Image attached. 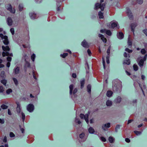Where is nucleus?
I'll use <instances>...</instances> for the list:
<instances>
[{
	"mask_svg": "<svg viewBox=\"0 0 147 147\" xmlns=\"http://www.w3.org/2000/svg\"><path fill=\"white\" fill-rule=\"evenodd\" d=\"M121 82L119 80H114L113 82L112 88L114 92L117 93L121 92Z\"/></svg>",
	"mask_w": 147,
	"mask_h": 147,
	"instance_id": "1",
	"label": "nucleus"
},
{
	"mask_svg": "<svg viewBox=\"0 0 147 147\" xmlns=\"http://www.w3.org/2000/svg\"><path fill=\"white\" fill-rule=\"evenodd\" d=\"M104 0H100V3H96L94 7V9L95 10H97L99 8H100L101 11H103L104 9L105 6V3H102H102L103 2Z\"/></svg>",
	"mask_w": 147,
	"mask_h": 147,
	"instance_id": "2",
	"label": "nucleus"
},
{
	"mask_svg": "<svg viewBox=\"0 0 147 147\" xmlns=\"http://www.w3.org/2000/svg\"><path fill=\"white\" fill-rule=\"evenodd\" d=\"M57 3V10L58 12H60L62 11L63 9L61 6L62 4V2L64 0H56Z\"/></svg>",
	"mask_w": 147,
	"mask_h": 147,
	"instance_id": "3",
	"label": "nucleus"
},
{
	"mask_svg": "<svg viewBox=\"0 0 147 147\" xmlns=\"http://www.w3.org/2000/svg\"><path fill=\"white\" fill-rule=\"evenodd\" d=\"M0 37L3 40V42L5 45H7L9 43L8 37L6 36H4L2 34H0Z\"/></svg>",
	"mask_w": 147,
	"mask_h": 147,
	"instance_id": "4",
	"label": "nucleus"
},
{
	"mask_svg": "<svg viewBox=\"0 0 147 147\" xmlns=\"http://www.w3.org/2000/svg\"><path fill=\"white\" fill-rule=\"evenodd\" d=\"M73 88L74 85L73 84H71L69 86V94L70 95H71L73 93V95L75 96L76 93L77 92L78 89L77 88H76L74 89L73 91Z\"/></svg>",
	"mask_w": 147,
	"mask_h": 147,
	"instance_id": "5",
	"label": "nucleus"
},
{
	"mask_svg": "<svg viewBox=\"0 0 147 147\" xmlns=\"http://www.w3.org/2000/svg\"><path fill=\"white\" fill-rule=\"evenodd\" d=\"M88 116V114H85V115H84L83 114H81L80 115V117L81 119L84 118L87 123L88 124L89 123Z\"/></svg>",
	"mask_w": 147,
	"mask_h": 147,
	"instance_id": "6",
	"label": "nucleus"
},
{
	"mask_svg": "<svg viewBox=\"0 0 147 147\" xmlns=\"http://www.w3.org/2000/svg\"><path fill=\"white\" fill-rule=\"evenodd\" d=\"M110 23L111 24V28H115L117 29L119 28V25L117 22L113 20Z\"/></svg>",
	"mask_w": 147,
	"mask_h": 147,
	"instance_id": "7",
	"label": "nucleus"
},
{
	"mask_svg": "<svg viewBox=\"0 0 147 147\" xmlns=\"http://www.w3.org/2000/svg\"><path fill=\"white\" fill-rule=\"evenodd\" d=\"M138 65L141 68H142L144 66V61L141 57L138 58L137 60Z\"/></svg>",
	"mask_w": 147,
	"mask_h": 147,
	"instance_id": "8",
	"label": "nucleus"
},
{
	"mask_svg": "<svg viewBox=\"0 0 147 147\" xmlns=\"http://www.w3.org/2000/svg\"><path fill=\"white\" fill-rule=\"evenodd\" d=\"M126 9V13L128 17L130 20H132L133 18V14L130 9L127 7Z\"/></svg>",
	"mask_w": 147,
	"mask_h": 147,
	"instance_id": "9",
	"label": "nucleus"
},
{
	"mask_svg": "<svg viewBox=\"0 0 147 147\" xmlns=\"http://www.w3.org/2000/svg\"><path fill=\"white\" fill-rule=\"evenodd\" d=\"M7 9L11 13L13 14L15 13L16 11L15 9L14 8L12 9V8L11 5L10 4H9L7 5Z\"/></svg>",
	"mask_w": 147,
	"mask_h": 147,
	"instance_id": "10",
	"label": "nucleus"
},
{
	"mask_svg": "<svg viewBox=\"0 0 147 147\" xmlns=\"http://www.w3.org/2000/svg\"><path fill=\"white\" fill-rule=\"evenodd\" d=\"M27 109L29 112H32L34 109V106L32 104H30L27 106Z\"/></svg>",
	"mask_w": 147,
	"mask_h": 147,
	"instance_id": "11",
	"label": "nucleus"
},
{
	"mask_svg": "<svg viewBox=\"0 0 147 147\" xmlns=\"http://www.w3.org/2000/svg\"><path fill=\"white\" fill-rule=\"evenodd\" d=\"M79 137L81 142L85 141L87 139V137L85 136V134L84 133H82L79 135Z\"/></svg>",
	"mask_w": 147,
	"mask_h": 147,
	"instance_id": "12",
	"label": "nucleus"
},
{
	"mask_svg": "<svg viewBox=\"0 0 147 147\" xmlns=\"http://www.w3.org/2000/svg\"><path fill=\"white\" fill-rule=\"evenodd\" d=\"M111 123H110L102 125V128L104 131H106L107 130L108 128L110 127Z\"/></svg>",
	"mask_w": 147,
	"mask_h": 147,
	"instance_id": "13",
	"label": "nucleus"
},
{
	"mask_svg": "<svg viewBox=\"0 0 147 147\" xmlns=\"http://www.w3.org/2000/svg\"><path fill=\"white\" fill-rule=\"evenodd\" d=\"M81 45L84 47L88 48L89 47V44L87 42L85 39H84L81 42Z\"/></svg>",
	"mask_w": 147,
	"mask_h": 147,
	"instance_id": "14",
	"label": "nucleus"
},
{
	"mask_svg": "<svg viewBox=\"0 0 147 147\" xmlns=\"http://www.w3.org/2000/svg\"><path fill=\"white\" fill-rule=\"evenodd\" d=\"M20 71V67H16L13 69V73L15 75L18 74Z\"/></svg>",
	"mask_w": 147,
	"mask_h": 147,
	"instance_id": "15",
	"label": "nucleus"
},
{
	"mask_svg": "<svg viewBox=\"0 0 147 147\" xmlns=\"http://www.w3.org/2000/svg\"><path fill=\"white\" fill-rule=\"evenodd\" d=\"M117 36L119 39H121L123 38L124 34L121 32H119L117 33Z\"/></svg>",
	"mask_w": 147,
	"mask_h": 147,
	"instance_id": "16",
	"label": "nucleus"
},
{
	"mask_svg": "<svg viewBox=\"0 0 147 147\" xmlns=\"http://www.w3.org/2000/svg\"><path fill=\"white\" fill-rule=\"evenodd\" d=\"M136 26V23H132L130 25L131 30L133 33L134 32V29Z\"/></svg>",
	"mask_w": 147,
	"mask_h": 147,
	"instance_id": "17",
	"label": "nucleus"
},
{
	"mask_svg": "<svg viewBox=\"0 0 147 147\" xmlns=\"http://www.w3.org/2000/svg\"><path fill=\"white\" fill-rule=\"evenodd\" d=\"M7 22L9 26H11L12 24L13 23L12 18L10 17L8 18L7 20Z\"/></svg>",
	"mask_w": 147,
	"mask_h": 147,
	"instance_id": "18",
	"label": "nucleus"
},
{
	"mask_svg": "<svg viewBox=\"0 0 147 147\" xmlns=\"http://www.w3.org/2000/svg\"><path fill=\"white\" fill-rule=\"evenodd\" d=\"M29 15L32 19H35L36 17V14L33 12L30 13Z\"/></svg>",
	"mask_w": 147,
	"mask_h": 147,
	"instance_id": "19",
	"label": "nucleus"
},
{
	"mask_svg": "<svg viewBox=\"0 0 147 147\" xmlns=\"http://www.w3.org/2000/svg\"><path fill=\"white\" fill-rule=\"evenodd\" d=\"M130 61L129 59H126L125 60H124L123 61V64H127L129 65L130 64Z\"/></svg>",
	"mask_w": 147,
	"mask_h": 147,
	"instance_id": "20",
	"label": "nucleus"
},
{
	"mask_svg": "<svg viewBox=\"0 0 147 147\" xmlns=\"http://www.w3.org/2000/svg\"><path fill=\"white\" fill-rule=\"evenodd\" d=\"M17 107L16 108V111L18 113H19L20 112V105L18 102H17Z\"/></svg>",
	"mask_w": 147,
	"mask_h": 147,
	"instance_id": "21",
	"label": "nucleus"
},
{
	"mask_svg": "<svg viewBox=\"0 0 147 147\" xmlns=\"http://www.w3.org/2000/svg\"><path fill=\"white\" fill-rule=\"evenodd\" d=\"M85 68L86 70V73H88L89 71V67L87 61L86 62L85 64Z\"/></svg>",
	"mask_w": 147,
	"mask_h": 147,
	"instance_id": "22",
	"label": "nucleus"
},
{
	"mask_svg": "<svg viewBox=\"0 0 147 147\" xmlns=\"http://www.w3.org/2000/svg\"><path fill=\"white\" fill-rule=\"evenodd\" d=\"M89 133L90 134H93L95 132L94 129L92 127H90L88 129Z\"/></svg>",
	"mask_w": 147,
	"mask_h": 147,
	"instance_id": "23",
	"label": "nucleus"
},
{
	"mask_svg": "<svg viewBox=\"0 0 147 147\" xmlns=\"http://www.w3.org/2000/svg\"><path fill=\"white\" fill-rule=\"evenodd\" d=\"M112 102L110 100H107L106 103V105L108 107L111 106L112 105Z\"/></svg>",
	"mask_w": 147,
	"mask_h": 147,
	"instance_id": "24",
	"label": "nucleus"
},
{
	"mask_svg": "<svg viewBox=\"0 0 147 147\" xmlns=\"http://www.w3.org/2000/svg\"><path fill=\"white\" fill-rule=\"evenodd\" d=\"M113 93L111 91L108 90L107 92L106 95L108 97H111L112 96Z\"/></svg>",
	"mask_w": 147,
	"mask_h": 147,
	"instance_id": "25",
	"label": "nucleus"
},
{
	"mask_svg": "<svg viewBox=\"0 0 147 147\" xmlns=\"http://www.w3.org/2000/svg\"><path fill=\"white\" fill-rule=\"evenodd\" d=\"M121 101V98L120 96H118L115 99V101L116 103H119Z\"/></svg>",
	"mask_w": 147,
	"mask_h": 147,
	"instance_id": "26",
	"label": "nucleus"
},
{
	"mask_svg": "<svg viewBox=\"0 0 147 147\" xmlns=\"http://www.w3.org/2000/svg\"><path fill=\"white\" fill-rule=\"evenodd\" d=\"M2 48L3 50L4 51H9L10 49L8 46L5 47L3 46H2Z\"/></svg>",
	"mask_w": 147,
	"mask_h": 147,
	"instance_id": "27",
	"label": "nucleus"
},
{
	"mask_svg": "<svg viewBox=\"0 0 147 147\" xmlns=\"http://www.w3.org/2000/svg\"><path fill=\"white\" fill-rule=\"evenodd\" d=\"M80 83L81 84V88L82 89L84 87V85L85 84V79H83L80 81Z\"/></svg>",
	"mask_w": 147,
	"mask_h": 147,
	"instance_id": "28",
	"label": "nucleus"
},
{
	"mask_svg": "<svg viewBox=\"0 0 147 147\" xmlns=\"http://www.w3.org/2000/svg\"><path fill=\"white\" fill-rule=\"evenodd\" d=\"M98 16L99 18L100 19H103L104 18L103 13L101 11H99L98 13Z\"/></svg>",
	"mask_w": 147,
	"mask_h": 147,
	"instance_id": "29",
	"label": "nucleus"
},
{
	"mask_svg": "<svg viewBox=\"0 0 147 147\" xmlns=\"http://www.w3.org/2000/svg\"><path fill=\"white\" fill-rule=\"evenodd\" d=\"M125 69V72L127 74L128 76H130V77L132 78V79H134V78H136V76H131V74H130V72H128V71L126 70Z\"/></svg>",
	"mask_w": 147,
	"mask_h": 147,
	"instance_id": "30",
	"label": "nucleus"
},
{
	"mask_svg": "<svg viewBox=\"0 0 147 147\" xmlns=\"http://www.w3.org/2000/svg\"><path fill=\"white\" fill-rule=\"evenodd\" d=\"M26 63L25 64L24 67L26 68L27 67H30V64L27 61H25Z\"/></svg>",
	"mask_w": 147,
	"mask_h": 147,
	"instance_id": "31",
	"label": "nucleus"
},
{
	"mask_svg": "<svg viewBox=\"0 0 147 147\" xmlns=\"http://www.w3.org/2000/svg\"><path fill=\"white\" fill-rule=\"evenodd\" d=\"M109 140L110 143H112L114 142L115 139L113 137L110 136L109 138Z\"/></svg>",
	"mask_w": 147,
	"mask_h": 147,
	"instance_id": "32",
	"label": "nucleus"
},
{
	"mask_svg": "<svg viewBox=\"0 0 147 147\" xmlns=\"http://www.w3.org/2000/svg\"><path fill=\"white\" fill-rule=\"evenodd\" d=\"M75 122H76V123L79 125H80L81 123V122L79 120V118H77L76 117L75 118Z\"/></svg>",
	"mask_w": 147,
	"mask_h": 147,
	"instance_id": "33",
	"label": "nucleus"
},
{
	"mask_svg": "<svg viewBox=\"0 0 147 147\" xmlns=\"http://www.w3.org/2000/svg\"><path fill=\"white\" fill-rule=\"evenodd\" d=\"M87 90L88 92L89 93H90L91 92V86L90 84H88L87 86Z\"/></svg>",
	"mask_w": 147,
	"mask_h": 147,
	"instance_id": "34",
	"label": "nucleus"
},
{
	"mask_svg": "<svg viewBox=\"0 0 147 147\" xmlns=\"http://www.w3.org/2000/svg\"><path fill=\"white\" fill-rule=\"evenodd\" d=\"M142 131H134V133L135 134H136L137 136H139L142 133Z\"/></svg>",
	"mask_w": 147,
	"mask_h": 147,
	"instance_id": "35",
	"label": "nucleus"
},
{
	"mask_svg": "<svg viewBox=\"0 0 147 147\" xmlns=\"http://www.w3.org/2000/svg\"><path fill=\"white\" fill-rule=\"evenodd\" d=\"M111 49V46H109V47L107 51V56H110V51Z\"/></svg>",
	"mask_w": 147,
	"mask_h": 147,
	"instance_id": "36",
	"label": "nucleus"
},
{
	"mask_svg": "<svg viewBox=\"0 0 147 147\" xmlns=\"http://www.w3.org/2000/svg\"><path fill=\"white\" fill-rule=\"evenodd\" d=\"M132 42L130 40L129 36L128 38V45L129 46H131L132 45Z\"/></svg>",
	"mask_w": 147,
	"mask_h": 147,
	"instance_id": "37",
	"label": "nucleus"
},
{
	"mask_svg": "<svg viewBox=\"0 0 147 147\" xmlns=\"http://www.w3.org/2000/svg\"><path fill=\"white\" fill-rule=\"evenodd\" d=\"M1 83L3 84L4 86H6L7 82V81L3 79L1 81Z\"/></svg>",
	"mask_w": 147,
	"mask_h": 147,
	"instance_id": "38",
	"label": "nucleus"
},
{
	"mask_svg": "<svg viewBox=\"0 0 147 147\" xmlns=\"http://www.w3.org/2000/svg\"><path fill=\"white\" fill-rule=\"evenodd\" d=\"M134 70L135 71H137L138 69V67L137 65L134 64L133 66Z\"/></svg>",
	"mask_w": 147,
	"mask_h": 147,
	"instance_id": "39",
	"label": "nucleus"
},
{
	"mask_svg": "<svg viewBox=\"0 0 147 147\" xmlns=\"http://www.w3.org/2000/svg\"><path fill=\"white\" fill-rule=\"evenodd\" d=\"M137 99H135L133 100L132 103L133 106H137Z\"/></svg>",
	"mask_w": 147,
	"mask_h": 147,
	"instance_id": "40",
	"label": "nucleus"
},
{
	"mask_svg": "<svg viewBox=\"0 0 147 147\" xmlns=\"http://www.w3.org/2000/svg\"><path fill=\"white\" fill-rule=\"evenodd\" d=\"M105 33L106 34L109 36H111L112 34L111 32L109 30H106Z\"/></svg>",
	"mask_w": 147,
	"mask_h": 147,
	"instance_id": "41",
	"label": "nucleus"
},
{
	"mask_svg": "<svg viewBox=\"0 0 147 147\" xmlns=\"http://www.w3.org/2000/svg\"><path fill=\"white\" fill-rule=\"evenodd\" d=\"M12 90L11 89L9 88L6 91V93L7 94H9L10 93L12 92Z\"/></svg>",
	"mask_w": 147,
	"mask_h": 147,
	"instance_id": "42",
	"label": "nucleus"
},
{
	"mask_svg": "<svg viewBox=\"0 0 147 147\" xmlns=\"http://www.w3.org/2000/svg\"><path fill=\"white\" fill-rule=\"evenodd\" d=\"M68 55V53H64L63 54H61L60 55L61 57L63 58H65Z\"/></svg>",
	"mask_w": 147,
	"mask_h": 147,
	"instance_id": "43",
	"label": "nucleus"
},
{
	"mask_svg": "<svg viewBox=\"0 0 147 147\" xmlns=\"http://www.w3.org/2000/svg\"><path fill=\"white\" fill-rule=\"evenodd\" d=\"M13 80L16 85L17 86L18 84V82L17 79L15 78H13Z\"/></svg>",
	"mask_w": 147,
	"mask_h": 147,
	"instance_id": "44",
	"label": "nucleus"
},
{
	"mask_svg": "<svg viewBox=\"0 0 147 147\" xmlns=\"http://www.w3.org/2000/svg\"><path fill=\"white\" fill-rule=\"evenodd\" d=\"M1 107L2 109H7L8 106L5 105L3 104L1 106Z\"/></svg>",
	"mask_w": 147,
	"mask_h": 147,
	"instance_id": "45",
	"label": "nucleus"
},
{
	"mask_svg": "<svg viewBox=\"0 0 147 147\" xmlns=\"http://www.w3.org/2000/svg\"><path fill=\"white\" fill-rule=\"evenodd\" d=\"M36 55L34 54H33L31 56V59L33 61H34Z\"/></svg>",
	"mask_w": 147,
	"mask_h": 147,
	"instance_id": "46",
	"label": "nucleus"
},
{
	"mask_svg": "<svg viewBox=\"0 0 147 147\" xmlns=\"http://www.w3.org/2000/svg\"><path fill=\"white\" fill-rule=\"evenodd\" d=\"M23 7L22 5L20 4L19 5V9L20 11H22L23 9Z\"/></svg>",
	"mask_w": 147,
	"mask_h": 147,
	"instance_id": "47",
	"label": "nucleus"
},
{
	"mask_svg": "<svg viewBox=\"0 0 147 147\" xmlns=\"http://www.w3.org/2000/svg\"><path fill=\"white\" fill-rule=\"evenodd\" d=\"M120 126L119 125H116L115 128V131L116 132H118V129H120Z\"/></svg>",
	"mask_w": 147,
	"mask_h": 147,
	"instance_id": "48",
	"label": "nucleus"
},
{
	"mask_svg": "<svg viewBox=\"0 0 147 147\" xmlns=\"http://www.w3.org/2000/svg\"><path fill=\"white\" fill-rule=\"evenodd\" d=\"M137 3L139 4H142L143 3V0H136Z\"/></svg>",
	"mask_w": 147,
	"mask_h": 147,
	"instance_id": "49",
	"label": "nucleus"
},
{
	"mask_svg": "<svg viewBox=\"0 0 147 147\" xmlns=\"http://www.w3.org/2000/svg\"><path fill=\"white\" fill-rule=\"evenodd\" d=\"M109 58L110 56H107L106 57V62L107 64H109L110 63Z\"/></svg>",
	"mask_w": 147,
	"mask_h": 147,
	"instance_id": "50",
	"label": "nucleus"
},
{
	"mask_svg": "<svg viewBox=\"0 0 147 147\" xmlns=\"http://www.w3.org/2000/svg\"><path fill=\"white\" fill-rule=\"evenodd\" d=\"M125 50L129 53H131L132 52V50H130L127 48H126L125 49Z\"/></svg>",
	"mask_w": 147,
	"mask_h": 147,
	"instance_id": "51",
	"label": "nucleus"
},
{
	"mask_svg": "<svg viewBox=\"0 0 147 147\" xmlns=\"http://www.w3.org/2000/svg\"><path fill=\"white\" fill-rule=\"evenodd\" d=\"M2 56L3 57L5 56H8V55L7 52L5 53L4 52H3L2 53Z\"/></svg>",
	"mask_w": 147,
	"mask_h": 147,
	"instance_id": "52",
	"label": "nucleus"
},
{
	"mask_svg": "<svg viewBox=\"0 0 147 147\" xmlns=\"http://www.w3.org/2000/svg\"><path fill=\"white\" fill-rule=\"evenodd\" d=\"M100 140L103 142H105L106 141V138L103 137H101L100 138Z\"/></svg>",
	"mask_w": 147,
	"mask_h": 147,
	"instance_id": "53",
	"label": "nucleus"
},
{
	"mask_svg": "<svg viewBox=\"0 0 147 147\" xmlns=\"http://www.w3.org/2000/svg\"><path fill=\"white\" fill-rule=\"evenodd\" d=\"M4 91L3 88L2 86H0V92L2 93Z\"/></svg>",
	"mask_w": 147,
	"mask_h": 147,
	"instance_id": "54",
	"label": "nucleus"
},
{
	"mask_svg": "<svg viewBox=\"0 0 147 147\" xmlns=\"http://www.w3.org/2000/svg\"><path fill=\"white\" fill-rule=\"evenodd\" d=\"M141 53L143 54H144L146 53V51L144 49H142L141 51Z\"/></svg>",
	"mask_w": 147,
	"mask_h": 147,
	"instance_id": "55",
	"label": "nucleus"
},
{
	"mask_svg": "<svg viewBox=\"0 0 147 147\" xmlns=\"http://www.w3.org/2000/svg\"><path fill=\"white\" fill-rule=\"evenodd\" d=\"M145 34L146 36H147V29L143 30L142 31Z\"/></svg>",
	"mask_w": 147,
	"mask_h": 147,
	"instance_id": "56",
	"label": "nucleus"
},
{
	"mask_svg": "<svg viewBox=\"0 0 147 147\" xmlns=\"http://www.w3.org/2000/svg\"><path fill=\"white\" fill-rule=\"evenodd\" d=\"M23 58L24 59L25 61H26V60L28 58V57L26 55H24L23 57Z\"/></svg>",
	"mask_w": 147,
	"mask_h": 147,
	"instance_id": "57",
	"label": "nucleus"
},
{
	"mask_svg": "<svg viewBox=\"0 0 147 147\" xmlns=\"http://www.w3.org/2000/svg\"><path fill=\"white\" fill-rule=\"evenodd\" d=\"M10 31L12 35H13L14 34V30L13 28H11L10 29Z\"/></svg>",
	"mask_w": 147,
	"mask_h": 147,
	"instance_id": "58",
	"label": "nucleus"
},
{
	"mask_svg": "<svg viewBox=\"0 0 147 147\" xmlns=\"http://www.w3.org/2000/svg\"><path fill=\"white\" fill-rule=\"evenodd\" d=\"M125 141L128 143H129L130 142V140L128 138H126L125 139Z\"/></svg>",
	"mask_w": 147,
	"mask_h": 147,
	"instance_id": "59",
	"label": "nucleus"
},
{
	"mask_svg": "<svg viewBox=\"0 0 147 147\" xmlns=\"http://www.w3.org/2000/svg\"><path fill=\"white\" fill-rule=\"evenodd\" d=\"M9 136L11 137H13L15 136V135L12 132L10 133Z\"/></svg>",
	"mask_w": 147,
	"mask_h": 147,
	"instance_id": "60",
	"label": "nucleus"
},
{
	"mask_svg": "<svg viewBox=\"0 0 147 147\" xmlns=\"http://www.w3.org/2000/svg\"><path fill=\"white\" fill-rule=\"evenodd\" d=\"M128 56V57H130V55L129 54H127V53L126 52H124V56L125 57H127Z\"/></svg>",
	"mask_w": 147,
	"mask_h": 147,
	"instance_id": "61",
	"label": "nucleus"
},
{
	"mask_svg": "<svg viewBox=\"0 0 147 147\" xmlns=\"http://www.w3.org/2000/svg\"><path fill=\"white\" fill-rule=\"evenodd\" d=\"M87 53L89 56H91V52L89 49L87 50Z\"/></svg>",
	"mask_w": 147,
	"mask_h": 147,
	"instance_id": "62",
	"label": "nucleus"
},
{
	"mask_svg": "<svg viewBox=\"0 0 147 147\" xmlns=\"http://www.w3.org/2000/svg\"><path fill=\"white\" fill-rule=\"evenodd\" d=\"M19 127L20 128V130L23 133L24 132V129L23 128H22L20 125H19Z\"/></svg>",
	"mask_w": 147,
	"mask_h": 147,
	"instance_id": "63",
	"label": "nucleus"
},
{
	"mask_svg": "<svg viewBox=\"0 0 147 147\" xmlns=\"http://www.w3.org/2000/svg\"><path fill=\"white\" fill-rule=\"evenodd\" d=\"M5 121L3 119H0V123L1 124H3L4 123Z\"/></svg>",
	"mask_w": 147,
	"mask_h": 147,
	"instance_id": "64",
	"label": "nucleus"
}]
</instances>
